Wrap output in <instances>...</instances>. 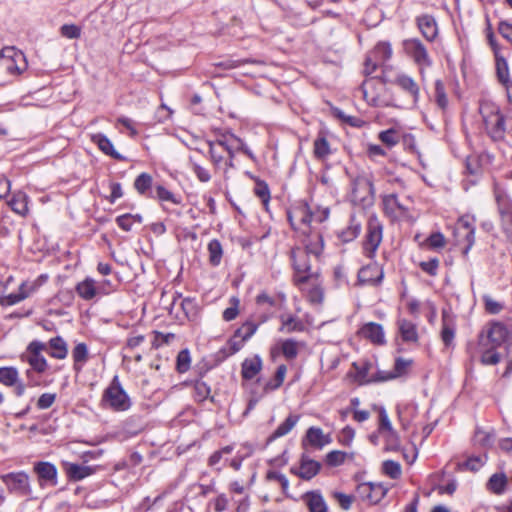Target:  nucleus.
I'll return each mask as SVG.
<instances>
[{
    "label": "nucleus",
    "mask_w": 512,
    "mask_h": 512,
    "mask_svg": "<svg viewBox=\"0 0 512 512\" xmlns=\"http://www.w3.org/2000/svg\"><path fill=\"white\" fill-rule=\"evenodd\" d=\"M284 301V295H280L279 299H277L266 292L259 293L256 296L255 302L257 307L263 310V312L257 316L260 319V323H264L272 317L275 309L280 307Z\"/></svg>",
    "instance_id": "nucleus-11"
},
{
    "label": "nucleus",
    "mask_w": 512,
    "mask_h": 512,
    "mask_svg": "<svg viewBox=\"0 0 512 512\" xmlns=\"http://www.w3.org/2000/svg\"><path fill=\"white\" fill-rule=\"evenodd\" d=\"M33 472L37 476L41 488L55 487L58 484L57 467L48 461H37L33 464Z\"/></svg>",
    "instance_id": "nucleus-10"
},
{
    "label": "nucleus",
    "mask_w": 512,
    "mask_h": 512,
    "mask_svg": "<svg viewBox=\"0 0 512 512\" xmlns=\"http://www.w3.org/2000/svg\"><path fill=\"white\" fill-rule=\"evenodd\" d=\"M482 354H481V363L484 365H496L500 362L502 355L496 351V348L490 346L484 349L485 346H482Z\"/></svg>",
    "instance_id": "nucleus-51"
},
{
    "label": "nucleus",
    "mask_w": 512,
    "mask_h": 512,
    "mask_svg": "<svg viewBox=\"0 0 512 512\" xmlns=\"http://www.w3.org/2000/svg\"><path fill=\"white\" fill-rule=\"evenodd\" d=\"M379 139L388 147H392L398 142V135L394 129H388L380 132Z\"/></svg>",
    "instance_id": "nucleus-64"
},
{
    "label": "nucleus",
    "mask_w": 512,
    "mask_h": 512,
    "mask_svg": "<svg viewBox=\"0 0 512 512\" xmlns=\"http://www.w3.org/2000/svg\"><path fill=\"white\" fill-rule=\"evenodd\" d=\"M155 195L153 198H157L160 201H169L173 204H180L181 200L177 198L171 191L166 189L162 185H158L155 189Z\"/></svg>",
    "instance_id": "nucleus-59"
},
{
    "label": "nucleus",
    "mask_w": 512,
    "mask_h": 512,
    "mask_svg": "<svg viewBox=\"0 0 512 512\" xmlns=\"http://www.w3.org/2000/svg\"><path fill=\"white\" fill-rule=\"evenodd\" d=\"M28 202L29 197L26 193L16 191L12 194L11 199L8 201V205L13 212L25 217L29 213Z\"/></svg>",
    "instance_id": "nucleus-29"
},
{
    "label": "nucleus",
    "mask_w": 512,
    "mask_h": 512,
    "mask_svg": "<svg viewBox=\"0 0 512 512\" xmlns=\"http://www.w3.org/2000/svg\"><path fill=\"white\" fill-rule=\"evenodd\" d=\"M382 472L391 479H398L401 476V466L393 460H386L382 463Z\"/></svg>",
    "instance_id": "nucleus-57"
},
{
    "label": "nucleus",
    "mask_w": 512,
    "mask_h": 512,
    "mask_svg": "<svg viewBox=\"0 0 512 512\" xmlns=\"http://www.w3.org/2000/svg\"><path fill=\"white\" fill-rule=\"evenodd\" d=\"M260 324L259 318L257 322L247 320L235 331V337L242 338L245 341L249 340L255 334Z\"/></svg>",
    "instance_id": "nucleus-42"
},
{
    "label": "nucleus",
    "mask_w": 512,
    "mask_h": 512,
    "mask_svg": "<svg viewBox=\"0 0 512 512\" xmlns=\"http://www.w3.org/2000/svg\"><path fill=\"white\" fill-rule=\"evenodd\" d=\"M64 469L68 479L74 482L81 481L95 472V469L91 466L71 462H65Z\"/></svg>",
    "instance_id": "nucleus-23"
},
{
    "label": "nucleus",
    "mask_w": 512,
    "mask_h": 512,
    "mask_svg": "<svg viewBox=\"0 0 512 512\" xmlns=\"http://www.w3.org/2000/svg\"><path fill=\"white\" fill-rule=\"evenodd\" d=\"M60 31L61 35L68 39H77L81 36V29L75 24H64Z\"/></svg>",
    "instance_id": "nucleus-63"
},
{
    "label": "nucleus",
    "mask_w": 512,
    "mask_h": 512,
    "mask_svg": "<svg viewBox=\"0 0 512 512\" xmlns=\"http://www.w3.org/2000/svg\"><path fill=\"white\" fill-rule=\"evenodd\" d=\"M74 370L80 371L89 358L88 347L85 343H78L72 350Z\"/></svg>",
    "instance_id": "nucleus-35"
},
{
    "label": "nucleus",
    "mask_w": 512,
    "mask_h": 512,
    "mask_svg": "<svg viewBox=\"0 0 512 512\" xmlns=\"http://www.w3.org/2000/svg\"><path fill=\"white\" fill-rule=\"evenodd\" d=\"M102 401L115 412H124L130 409L131 399L122 387L118 375L113 377L109 386L104 390Z\"/></svg>",
    "instance_id": "nucleus-4"
},
{
    "label": "nucleus",
    "mask_w": 512,
    "mask_h": 512,
    "mask_svg": "<svg viewBox=\"0 0 512 512\" xmlns=\"http://www.w3.org/2000/svg\"><path fill=\"white\" fill-rule=\"evenodd\" d=\"M216 143L219 147L227 152L228 159L225 161V169L224 173L228 171L229 168H234V157L240 149H243V141L235 136L234 134L223 135L221 138L216 140Z\"/></svg>",
    "instance_id": "nucleus-12"
},
{
    "label": "nucleus",
    "mask_w": 512,
    "mask_h": 512,
    "mask_svg": "<svg viewBox=\"0 0 512 512\" xmlns=\"http://www.w3.org/2000/svg\"><path fill=\"white\" fill-rule=\"evenodd\" d=\"M191 356L190 351L186 348L181 350L176 357V370L178 373H186L190 369Z\"/></svg>",
    "instance_id": "nucleus-52"
},
{
    "label": "nucleus",
    "mask_w": 512,
    "mask_h": 512,
    "mask_svg": "<svg viewBox=\"0 0 512 512\" xmlns=\"http://www.w3.org/2000/svg\"><path fill=\"white\" fill-rule=\"evenodd\" d=\"M320 469L321 464L318 461L303 455L299 469L291 468V472L304 480H310L319 473Z\"/></svg>",
    "instance_id": "nucleus-19"
},
{
    "label": "nucleus",
    "mask_w": 512,
    "mask_h": 512,
    "mask_svg": "<svg viewBox=\"0 0 512 512\" xmlns=\"http://www.w3.org/2000/svg\"><path fill=\"white\" fill-rule=\"evenodd\" d=\"M356 491L363 500L377 504L385 497L388 489L382 483L364 482L357 486Z\"/></svg>",
    "instance_id": "nucleus-13"
},
{
    "label": "nucleus",
    "mask_w": 512,
    "mask_h": 512,
    "mask_svg": "<svg viewBox=\"0 0 512 512\" xmlns=\"http://www.w3.org/2000/svg\"><path fill=\"white\" fill-rule=\"evenodd\" d=\"M369 55H371L380 66H384V63L391 58V45L387 42H380L374 47Z\"/></svg>",
    "instance_id": "nucleus-36"
},
{
    "label": "nucleus",
    "mask_w": 512,
    "mask_h": 512,
    "mask_svg": "<svg viewBox=\"0 0 512 512\" xmlns=\"http://www.w3.org/2000/svg\"><path fill=\"white\" fill-rule=\"evenodd\" d=\"M189 165L200 182L206 183L211 180V174L209 170L201 166L197 161L194 160L193 157H189Z\"/></svg>",
    "instance_id": "nucleus-53"
},
{
    "label": "nucleus",
    "mask_w": 512,
    "mask_h": 512,
    "mask_svg": "<svg viewBox=\"0 0 512 512\" xmlns=\"http://www.w3.org/2000/svg\"><path fill=\"white\" fill-rule=\"evenodd\" d=\"M28 67L24 53L15 47L0 50V68L12 76L22 74Z\"/></svg>",
    "instance_id": "nucleus-6"
},
{
    "label": "nucleus",
    "mask_w": 512,
    "mask_h": 512,
    "mask_svg": "<svg viewBox=\"0 0 512 512\" xmlns=\"http://www.w3.org/2000/svg\"><path fill=\"white\" fill-rule=\"evenodd\" d=\"M49 346L52 349L50 356L56 359H64L68 354L67 344L60 336L51 338Z\"/></svg>",
    "instance_id": "nucleus-38"
},
{
    "label": "nucleus",
    "mask_w": 512,
    "mask_h": 512,
    "mask_svg": "<svg viewBox=\"0 0 512 512\" xmlns=\"http://www.w3.org/2000/svg\"><path fill=\"white\" fill-rule=\"evenodd\" d=\"M361 227L358 223L351 222V224L343 229L338 237L339 239L344 242L348 243L353 241L360 233Z\"/></svg>",
    "instance_id": "nucleus-56"
},
{
    "label": "nucleus",
    "mask_w": 512,
    "mask_h": 512,
    "mask_svg": "<svg viewBox=\"0 0 512 512\" xmlns=\"http://www.w3.org/2000/svg\"><path fill=\"white\" fill-rule=\"evenodd\" d=\"M262 370V359L259 355L246 358L241 364V376L244 380H252Z\"/></svg>",
    "instance_id": "nucleus-27"
},
{
    "label": "nucleus",
    "mask_w": 512,
    "mask_h": 512,
    "mask_svg": "<svg viewBox=\"0 0 512 512\" xmlns=\"http://www.w3.org/2000/svg\"><path fill=\"white\" fill-rule=\"evenodd\" d=\"M479 112L491 138L495 141L502 140L506 133V117L500 112L498 106L492 102L483 101L480 103Z\"/></svg>",
    "instance_id": "nucleus-2"
},
{
    "label": "nucleus",
    "mask_w": 512,
    "mask_h": 512,
    "mask_svg": "<svg viewBox=\"0 0 512 512\" xmlns=\"http://www.w3.org/2000/svg\"><path fill=\"white\" fill-rule=\"evenodd\" d=\"M26 361L31 366V369L37 373L45 372L48 367L47 361L42 354L27 355Z\"/></svg>",
    "instance_id": "nucleus-54"
},
{
    "label": "nucleus",
    "mask_w": 512,
    "mask_h": 512,
    "mask_svg": "<svg viewBox=\"0 0 512 512\" xmlns=\"http://www.w3.org/2000/svg\"><path fill=\"white\" fill-rule=\"evenodd\" d=\"M305 437L311 446L319 449L330 443L329 436H325L322 429L318 427H310Z\"/></svg>",
    "instance_id": "nucleus-34"
},
{
    "label": "nucleus",
    "mask_w": 512,
    "mask_h": 512,
    "mask_svg": "<svg viewBox=\"0 0 512 512\" xmlns=\"http://www.w3.org/2000/svg\"><path fill=\"white\" fill-rule=\"evenodd\" d=\"M455 331L456 321L454 314L449 309H443L441 339L445 346H449L452 343L455 336Z\"/></svg>",
    "instance_id": "nucleus-18"
},
{
    "label": "nucleus",
    "mask_w": 512,
    "mask_h": 512,
    "mask_svg": "<svg viewBox=\"0 0 512 512\" xmlns=\"http://www.w3.org/2000/svg\"><path fill=\"white\" fill-rule=\"evenodd\" d=\"M19 380V372L15 367H1L0 368V383L5 386L11 387L17 384Z\"/></svg>",
    "instance_id": "nucleus-41"
},
{
    "label": "nucleus",
    "mask_w": 512,
    "mask_h": 512,
    "mask_svg": "<svg viewBox=\"0 0 512 512\" xmlns=\"http://www.w3.org/2000/svg\"><path fill=\"white\" fill-rule=\"evenodd\" d=\"M379 416V425H378V434L385 433V431H390L393 429L392 424L389 420V417L386 413V410L384 407H378L376 408Z\"/></svg>",
    "instance_id": "nucleus-62"
},
{
    "label": "nucleus",
    "mask_w": 512,
    "mask_h": 512,
    "mask_svg": "<svg viewBox=\"0 0 512 512\" xmlns=\"http://www.w3.org/2000/svg\"><path fill=\"white\" fill-rule=\"evenodd\" d=\"M286 372L287 367L284 364L279 365L277 367L274 378L265 383L263 387V393L266 394L269 393L270 391L278 389L284 382Z\"/></svg>",
    "instance_id": "nucleus-39"
},
{
    "label": "nucleus",
    "mask_w": 512,
    "mask_h": 512,
    "mask_svg": "<svg viewBox=\"0 0 512 512\" xmlns=\"http://www.w3.org/2000/svg\"><path fill=\"white\" fill-rule=\"evenodd\" d=\"M381 79L384 83H395L399 85L402 89L410 92L416 98V84L412 77L403 73H398L394 78H392L384 70Z\"/></svg>",
    "instance_id": "nucleus-25"
},
{
    "label": "nucleus",
    "mask_w": 512,
    "mask_h": 512,
    "mask_svg": "<svg viewBox=\"0 0 512 512\" xmlns=\"http://www.w3.org/2000/svg\"><path fill=\"white\" fill-rule=\"evenodd\" d=\"M474 220L468 216H463L458 220L456 232L465 237L467 245L464 249V253L467 254L475 242V227L473 225Z\"/></svg>",
    "instance_id": "nucleus-20"
},
{
    "label": "nucleus",
    "mask_w": 512,
    "mask_h": 512,
    "mask_svg": "<svg viewBox=\"0 0 512 512\" xmlns=\"http://www.w3.org/2000/svg\"><path fill=\"white\" fill-rule=\"evenodd\" d=\"M2 482L10 493L20 497L33 498V491L30 484V477L24 471L10 472L1 476Z\"/></svg>",
    "instance_id": "nucleus-7"
},
{
    "label": "nucleus",
    "mask_w": 512,
    "mask_h": 512,
    "mask_svg": "<svg viewBox=\"0 0 512 512\" xmlns=\"http://www.w3.org/2000/svg\"><path fill=\"white\" fill-rule=\"evenodd\" d=\"M75 290L80 298L89 301L92 300L98 294H109L110 289L104 288V286H97L94 279L86 277L83 281L79 282L75 286Z\"/></svg>",
    "instance_id": "nucleus-16"
},
{
    "label": "nucleus",
    "mask_w": 512,
    "mask_h": 512,
    "mask_svg": "<svg viewBox=\"0 0 512 512\" xmlns=\"http://www.w3.org/2000/svg\"><path fill=\"white\" fill-rule=\"evenodd\" d=\"M496 74L499 82L504 87H512V81L509 75V67L506 59L496 53Z\"/></svg>",
    "instance_id": "nucleus-33"
},
{
    "label": "nucleus",
    "mask_w": 512,
    "mask_h": 512,
    "mask_svg": "<svg viewBox=\"0 0 512 512\" xmlns=\"http://www.w3.org/2000/svg\"><path fill=\"white\" fill-rule=\"evenodd\" d=\"M299 230L304 235L303 244L305 248L303 250L315 257H319L324 248L322 234L319 231H312L311 227L300 226Z\"/></svg>",
    "instance_id": "nucleus-14"
},
{
    "label": "nucleus",
    "mask_w": 512,
    "mask_h": 512,
    "mask_svg": "<svg viewBox=\"0 0 512 512\" xmlns=\"http://www.w3.org/2000/svg\"><path fill=\"white\" fill-rule=\"evenodd\" d=\"M413 360H405L402 357H398L395 359L394 369L391 372L386 371H378L377 374L372 378H367L365 380L367 383L370 382H382L391 380L397 377H401L405 375L408 369L412 366Z\"/></svg>",
    "instance_id": "nucleus-15"
},
{
    "label": "nucleus",
    "mask_w": 512,
    "mask_h": 512,
    "mask_svg": "<svg viewBox=\"0 0 512 512\" xmlns=\"http://www.w3.org/2000/svg\"><path fill=\"white\" fill-rule=\"evenodd\" d=\"M310 255L300 247L293 248L290 258L294 269V283L301 286L317 276L311 269Z\"/></svg>",
    "instance_id": "nucleus-5"
},
{
    "label": "nucleus",
    "mask_w": 512,
    "mask_h": 512,
    "mask_svg": "<svg viewBox=\"0 0 512 512\" xmlns=\"http://www.w3.org/2000/svg\"><path fill=\"white\" fill-rule=\"evenodd\" d=\"M510 332L508 328L500 323L494 322L490 325L486 337H480V345L493 346V348L500 347L502 344H505L506 349V358L508 360L506 371L504 372V376H508L512 373V340H509Z\"/></svg>",
    "instance_id": "nucleus-3"
},
{
    "label": "nucleus",
    "mask_w": 512,
    "mask_h": 512,
    "mask_svg": "<svg viewBox=\"0 0 512 512\" xmlns=\"http://www.w3.org/2000/svg\"><path fill=\"white\" fill-rule=\"evenodd\" d=\"M329 215L328 207L317 206L311 209L306 202H300L287 211V219L294 230L300 229V226L309 228L312 221L322 223L329 218Z\"/></svg>",
    "instance_id": "nucleus-1"
},
{
    "label": "nucleus",
    "mask_w": 512,
    "mask_h": 512,
    "mask_svg": "<svg viewBox=\"0 0 512 512\" xmlns=\"http://www.w3.org/2000/svg\"><path fill=\"white\" fill-rule=\"evenodd\" d=\"M143 218L140 214H123L116 218L117 225L124 231H131L134 223L141 224Z\"/></svg>",
    "instance_id": "nucleus-43"
},
{
    "label": "nucleus",
    "mask_w": 512,
    "mask_h": 512,
    "mask_svg": "<svg viewBox=\"0 0 512 512\" xmlns=\"http://www.w3.org/2000/svg\"><path fill=\"white\" fill-rule=\"evenodd\" d=\"M252 178L255 180L254 194L261 200L265 208H267L271 198L268 184L260 178Z\"/></svg>",
    "instance_id": "nucleus-46"
},
{
    "label": "nucleus",
    "mask_w": 512,
    "mask_h": 512,
    "mask_svg": "<svg viewBox=\"0 0 512 512\" xmlns=\"http://www.w3.org/2000/svg\"><path fill=\"white\" fill-rule=\"evenodd\" d=\"M303 499L310 512H327V504L319 491H309L304 494Z\"/></svg>",
    "instance_id": "nucleus-30"
},
{
    "label": "nucleus",
    "mask_w": 512,
    "mask_h": 512,
    "mask_svg": "<svg viewBox=\"0 0 512 512\" xmlns=\"http://www.w3.org/2000/svg\"><path fill=\"white\" fill-rule=\"evenodd\" d=\"M209 262L212 266H218L223 256L222 245L219 240L213 239L208 244Z\"/></svg>",
    "instance_id": "nucleus-45"
},
{
    "label": "nucleus",
    "mask_w": 512,
    "mask_h": 512,
    "mask_svg": "<svg viewBox=\"0 0 512 512\" xmlns=\"http://www.w3.org/2000/svg\"><path fill=\"white\" fill-rule=\"evenodd\" d=\"M383 226L377 217L371 216L367 223L366 235L363 241V253L366 257L373 259L376 251L382 242Z\"/></svg>",
    "instance_id": "nucleus-8"
},
{
    "label": "nucleus",
    "mask_w": 512,
    "mask_h": 512,
    "mask_svg": "<svg viewBox=\"0 0 512 512\" xmlns=\"http://www.w3.org/2000/svg\"><path fill=\"white\" fill-rule=\"evenodd\" d=\"M299 415L290 414L283 423H281L276 430L268 437L267 443H271L277 438L287 435L298 423Z\"/></svg>",
    "instance_id": "nucleus-31"
},
{
    "label": "nucleus",
    "mask_w": 512,
    "mask_h": 512,
    "mask_svg": "<svg viewBox=\"0 0 512 512\" xmlns=\"http://www.w3.org/2000/svg\"><path fill=\"white\" fill-rule=\"evenodd\" d=\"M346 455L343 451L333 450L326 455L325 462L329 466L336 467L344 463Z\"/></svg>",
    "instance_id": "nucleus-61"
},
{
    "label": "nucleus",
    "mask_w": 512,
    "mask_h": 512,
    "mask_svg": "<svg viewBox=\"0 0 512 512\" xmlns=\"http://www.w3.org/2000/svg\"><path fill=\"white\" fill-rule=\"evenodd\" d=\"M153 178L150 174L143 172L137 176L134 181V188L136 191L145 197L153 198L152 192Z\"/></svg>",
    "instance_id": "nucleus-32"
},
{
    "label": "nucleus",
    "mask_w": 512,
    "mask_h": 512,
    "mask_svg": "<svg viewBox=\"0 0 512 512\" xmlns=\"http://www.w3.org/2000/svg\"><path fill=\"white\" fill-rule=\"evenodd\" d=\"M507 485V477L504 473H495L493 474L488 483V489L493 493L501 494Z\"/></svg>",
    "instance_id": "nucleus-47"
},
{
    "label": "nucleus",
    "mask_w": 512,
    "mask_h": 512,
    "mask_svg": "<svg viewBox=\"0 0 512 512\" xmlns=\"http://www.w3.org/2000/svg\"><path fill=\"white\" fill-rule=\"evenodd\" d=\"M91 141L98 146V148L105 154L116 160H124L125 158L118 153L113 146L111 140L102 133L91 135Z\"/></svg>",
    "instance_id": "nucleus-26"
},
{
    "label": "nucleus",
    "mask_w": 512,
    "mask_h": 512,
    "mask_svg": "<svg viewBox=\"0 0 512 512\" xmlns=\"http://www.w3.org/2000/svg\"><path fill=\"white\" fill-rule=\"evenodd\" d=\"M434 98L438 106L445 109L448 105V98L443 83L436 80L434 83Z\"/></svg>",
    "instance_id": "nucleus-58"
},
{
    "label": "nucleus",
    "mask_w": 512,
    "mask_h": 512,
    "mask_svg": "<svg viewBox=\"0 0 512 512\" xmlns=\"http://www.w3.org/2000/svg\"><path fill=\"white\" fill-rule=\"evenodd\" d=\"M281 322H282V325L279 328L280 332H284V333L302 332L305 329L303 322L292 315H290L288 317L281 316Z\"/></svg>",
    "instance_id": "nucleus-37"
},
{
    "label": "nucleus",
    "mask_w": 512,
    "mask_h": 512,
    "mask_svg": "<svg viewBox=\"0 0 512 512\" xmlns=\"http://www.w3.org/2000/svg\"><path fill=\"white\" fill-rule=\"evenodd\" d=\"M493 194L499 214L512 212V199L505 188L498 182H493Z\"/></svg>",
    "instance_id": "nucleus-24"
},
{
    "label": "nucleus",
    "mask_w": 512,
    "mask_h": 512,
    "mask_svg": "<svg viewBox=\"0 0 512 512\" xmlns=\"http://www.w3.org/2000/svg\"><path fill=\"white\" fill-rule=\"evenodd\" d=\"M446 245V239L441 232L432 233L421 244V249H442Z\"/></svg>",
    "instance_id": "nucleus-40"
},
{
    "label": "nucleus",
    "mask_w": 512,
    "mask_h": 512,
    "mask_svg": "<svg viewBox=\"0 0 512 512\" xmlns=\"http://www.w3.org/2000/svg\"><path fill=\"white\" fill-rule=\"evenodd\" d=\"M398 327L404 341H416V328L413 323L406 319H399Z\"/></svg>",
    "instance_id": "nucleus-50"
},
{
    "label": "nucleus",
    "mask_w": 512,
    "mask_h": 512,
    "mask_svg": "<svg viewBox=\"0 0 512 512\" xmlns=\"http://www.w3.org/2000/svg\"><path fill=\"white\" fill-rule=\"evenodd\" d=\"M379 435L386 441V445L384 448L386 451H393L398 448L399 439L394 429H391L390 431H385V433H381Z\"/></svg>",
    "instance_id": "nucleus-60"
},
{
    "label": "nucleus",
    "mask_w": 512,
    "mask_h": 512,
    "mask_svg": "<svg viewBox=\"0 0 512 512\" xmlns=\"http://www.w3.org/2000/svg\"><path fill=\"white\" fill-rule=\"evenodd\" d=\"M384 210L387 214L394 217L411 218L410 212L414 208V203L409 198L400 199L396 194H390L383 199Z\"/></svg>",
    "instance_id": "nucleus-9"
},
{
    "label": "nucleus",
    "mask_w": 512,
    "mask_h": 512,
    "mask_svg": "<svg viewBox=\"0 0 512 512\" xmlns=\"http://www.w3.org/2000/svg\"><path fill=\"white\" fill-rule=\"evenodd\" d=\"M330 154V145L325 137H319L314 141V155L317 159H325Z\"/></svg>",
    "instance_id": "nucleus-55"
},
{
    "label": "nucleus",
    "mask_w": 512,
    "mask_h": 512,
    "mask_svg": "<svg viewBox=\"0 0 512 512\" xmlns=\"http://www.w3.org/2000/svg\"><path fill=\"white\" fill-rule=\"evenodd\" d=\"M383 276L382 267L377 262H371L359 270L358 281L361 284L378 285Z\"/></svg>",
    "instance_id": "nucleus-17"
},
{
    "label": "nucleus",
    "mask_w": 512,
    "mask_h": 512,
    "mask_svg": "<svg viewBox=\"0 0 512 512\" xmlns=\"http://www.w3.org/2000/svg\"><path fill=\"white\" fill-rule=\"evenodd\" d=\"M280 348L283 356L287 360L295 359L299 352L298 342L294 339L283 340L280 343Z\"/></svg>",
    "instance_id": "nucleus-49"
},
{
    "label": "nucleus",
    "mask_w": 512,
    "mask_h": 512,
    "mask_svg": "<svg viewBox=\"0 0 512 512\" xmlns=\"http://www.w3.org/2000/svg\"><path fill=\"white\" fill-rule=\"evenodd\" d=\"M35 284H31L29 287L26 282L21 283L18 292L10 293L0 297V304L2 306H12L30 296L35 290Z\"/></svg>",
    "instance_id": "nucleus-21"
},
{
    "label": "nucleus",
    "mask_w": 512,
    "mask_h": 512,
    "mask_svg": "<svg viewBox=\"0 0 512 512\" xmlns=\"http://www.w3.org/2000/svg\"><path fill=\"white\" fill-rule=\"evenodd\" d=\"M495 435L492 432L477 427L474 433L473 441L475 445L480 447H490L493 444Z\"/></svg>",
    "instance_id": "nucleus-48"
},
{
    "label": "nucleus",
    "mask_w": 512,
    "mask_h": 512,
    "mask_svg": "<svg viewBox=\"0 0 512 512\" xmlns=\"http://www.w3.org/2000/svg\"><path fill=\"white\" fill-rule=\"evenodd\" d=\"M361 337L370 340L372 343L382 345L385 343L383 327L375 322L366 323L359 330Z\"/></svg>",
    "instance_id": "nucleus-22"
},
{
    "label": "nucleus",
    "mask_w": 512,
    "mask_h": 512,
    "mask_svg": "<svg viewBox=\"0 0 512 512\" xmlns=\"http://www.w3.org/2000/svg\"><path fill=\"white\" fill-rule=\"evenodd\" d=\"M181 309L185 314L186 318L190 321H194L197 319L199 315V306L195 299L193 298H184L181 300Z\"/></svg>",
    "instance_id": "nucleus-44"
},
{
    "label": "nucleus",
    "mask_w": 512,
    "mask_h": 512,
    "mask_svg": "<svg viewBox=\"0 0 512 512\" xmlns=\"http://www.w3.org/2000/svg\"><path fill=\"white\" fill-rule=\"evenodd\" d=\"M418 29L427 41H433L438 35V25L431 15H423L418 18Z\"/></svg>",
    "instance_id": "nucleus-28"
}]
</instances>
